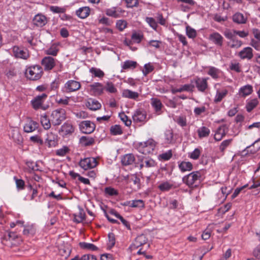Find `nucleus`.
Here are the masks:
<instances>
[{
  "instance_id": "f257e3e1",
  "label": "nucleus",
  "mask_w": 260,
  "mask_h": 260,
  "mask_svg": "<svg viewBox=\"0 0 260 260\" xmlns=\"http://www.w3.org/2000/svg\"><path fill=\"white\" fill-rule=\"evenodd\" d=\"M201 178V173L199 171H194L184 176L182 178V182L188 187L193 188L199 185Z\"/></svg>"
},
{
  "instance_id": "f03ea898",
  "label": "nucleus",
  "mask_w": 260,
  "mask_h": 260,
  "mask_svg": "<svg viewBox=\"0 0 260 260\" xmlns=\"http://www.w3.org/2000/svg\"><path fill=\"white\" fill-rule=\"evenodd\" d=\"M43 74V69L39 65H34L27 67L25 72L27 78L30 80H37L41 78Z\"/></svg>"
},
{
  "instance_id": "7ed1b4c3",
  "label": "nucleus",
  "mask_w": 260,
  "mask_h": 260,
  "mask_svg": "<svg viewBox=\"0 0 260 260\" xmlns=\"http://www.w3.org/2000/svg\"><path fill=\"white\" fill-rule=\"evenodd\" d=\"M52 124L58 126L66 119V112L64 109L59 108L53 110L50 115Z\"/></svg>"
},
{
  "instance_id": "20e7f679",
  "label": "nucleus",
  "mask_w": 260,
  "mask_h": 260,
  "mask_svg": "<svg viewBox=\"0 0 260 260\" xmlns=\"http://www.w3.org/2000/svg\"><path fill=\"white\" fill-rule=\"evenodd\" d=\"M155 146V141L152 139H149L145 142L139 143L137 149L140 153L147 155L152 153Z\"/></svg>"
},
{
  "instance_id": "39448f33",
  "label": "nucleus",
  "mask_w": 260,
  "mask_h": 260,
  "mask_svg": "<svg viewBox=\"0 0 260 260\" xmlns=\"http://www.w3.org/2000/svg\"><path fill=\"white\" fill-rule=\"evenodd\" d=\"M75 132V127L70 122H64L59 130V134L63 138H68L71 136Z\"/></svg>"
},
{
  "instance_id": "423d86ee",
  "label": "nucleus",
  "mask_w": 260,
  "mask_h": 260,
  "mask_svg": "<svg viewBox=\"0 0 260 260\" xmlns=\"http://www.w3.org/2000/svg\"><path fill=\"white\" fill-rule=\"evenodd\" d=\"M80 87V82L74 80H70L64 84L61 90L63 92L70 93L78 90Z\"/></svg>"
},
{
  "instance_id": "0eeeda50",
  "label": "nucleus",
  "mask_w": 260,
  "mask_h": 260,
  "mask_svg": "<svg viewBox=\"0 0 260 260\" xmlns=\"http://www.w3.org/2000/svg\"><path fill=\"white\" fill-rule=\"evenodd\" d=\"M47 97V95L46 93H42L36 96L31 101L32 108L35 110H38L39 109H42L44 110H46L45 107L43 106V104Z\"/></svg>"
},
{
  "instance_id": "6e6552de",
  "label": "nucleus",
  "mask_w": 260,
  "mask_h": 260,
  "mask_svg": "<svg viewBox=\"0 0 260 260\" xmlns=\"http://www.w3.org/2000/svg\"><path fill=\"white\" fill-rule=\"evenodd\" d=\"M79 165L83 169L87 170L95 167L98 165V161L94 157H87L81 159Z\"/></svg>"
},
{
  "instance_id": "1a4fd4ad",
  "label": "nucleus",
  "mask_w": 260,
  "mask_h": 260,
  "mask_svg": "<svg viewBox=\"0 0 260 260\" xmlns=\"http://www.w3.org/2000/svg\"><path fill=\"white\" fill-rule=\"evenodd\" d=\"M148 242V238L144 234L138 235L135 239L133 243L130 245L129 249L133 251L139 247L146 244Z\"/></svg>"
},
{
  "instance_id": "9d476101",
  "label": "nucleus",
  "mask_w": 260,
  "mask_h": 260,
  "mask_svg": "<svg viewBox=\"0 0 260 260\" xmlns=\"http://www.w3.org/2000/svg\"><path fill=\"white\" fill-rule=\"evenodd\" d=\"M139 161L136 167H138L140 170L153 168L156 165L155 161L151 158H143L139 159Z\"/></svg>"
},
{
  "instance_id": "9b49d317",
  "label": "nucleus",
  "mask_w": 260,
  "mask_h": 260,
  "mask_svg": "<svg viewBox=\"0 0 260 260\" xmlns=\"http://www.w3.org/2000/svg\"><path fill=\"white\" fill-rule=\"evenodd\" d=\"M56 60L51 56H45L41 60V64L46 71H49L53 69L56 64Z\"/></svg>"
},
{
  "instance_id": "f8f14e48",
  "label": "nucleus",
  "mask_w": 260,
  "mask_h": 260,
  "mask_svg": "<svg viewBox=\"0 0 260 260\" xmlns=\"http://www.w3.org/2000/svg\"><path fill=\"white\" fill-rule=\"evenodd\" d=\"M79 127L82 133L85 134H91L95 128L94 123L89 120L82 121L79 124Z\"/></svg>"
},
{
  "instance_id": "ddd939ff",
  "label": "nucleus",
  "mask_w": 260,
  "mask_h": 260,
  "mask_svg": "<svg viewBox=\"0 0 260 260\" xmlns=\"http://www.w3.org/2000/svg\"><path fill=\"white\" fill-rule=\"evenodd\" d=\"M47 17L41 13L36 15L32 19L33 24L39 27H43L47 23Z\"/></svg>"
},
{
  "instance_id": "4468645a",
  "label": "nucleus",
  "mask_w": 260,
  "mask_h": 260,
  "mask_svg": "<svg viewBox=\"0 0 260 260\" xmlns=\"http://www.w3.org/2000/svg\"><path fill=\"white\" fill-rule=\"evenodd\" d=\"M209 78L197 77L194 80L196 86L200 92H204L208 88L207 80Z\"/></svg>"
},
{
  "instance_id": "2eb2a0df",
  "label": "nucleus",
  "mask_w": 260,
  "mask_h": 260,
  "mask_svg": "<svg viewBox=\"0 0 260 260\" xmlns=\"http://www.w3.org/2000/svg\"><path fill=\"white\" fill-rule=\"evenodd\" d=\"M39 127V124L36 121L29 118L23 126L24 131L26 133H31L37 129Z\"/></svg>"
},
{
  "instance_id": "dca6fc26",
  "label": "nucleus",
  "mask_w": 260,
  "mask_h": 260,
  "mask_svg": "<svg viewBox=\"0 0 260 260\" xmlns=\"http://www.w3.org/2000/svg\"><path fill=\"white\" fill-rule=\"evenodd\" d=\"M57 136L52 132H49L47 134L45 143L49 147H55L58 142Z\"/></svg>"
},
{
  "instance_id": "f3484780",
  "label": "nucleus",
  "mask_w": 260,
  "mask_h": 260,
  "mask_svg": "<svg viewBox=\"0 0 260 260\" xmlns=\"http://www.w3.org/2000/svg\"><path fill=\"white\" fill-rule=\"evenodd\" d=\"M124 12L120 8L112 7L107 9L105 10V13L107 16L114 18H119L121 17L122 14Z\"/></svg>"
},
{
  "instance_id": "a211bd4d",
  "label": "nucleus",
  "mask_w": 260,
  "mask_h": 260,
  "mask_svg": "<svg viewBox=\"0 0 260 260\" xmlns=\"http://www.w3.org/2000/svg\"><path fill=\"white\" fill-rule=\"evenodd\" d=\"M238 56L242 59H251L253 57L252 49L249 47L243 48L239 52Z\"/></svg>"
},
{
  "instance_id": "6ab92c4d",
  "label": "nucleus",
  "mask_w": 260,
  "mask_h": 260,
  "mask_svg": "<svg viewBox=\"0 0 260 260\" xmlns=\"http://www.w3.org/2000/svg\"><path fill=\"white\" fill-rule=\"evenodd\" d=\"M147 115L144 111L138 110L133 115V120L136 122H144L146 120Z\"/></svg>"
},
{
  "instance_id": "aec40b11",
  "label": "nucleus",
  "mask_w": 260,
  "mask_h": 260,
  "mask_svg": "<svg viewBox=\"0 0 260 260\" xmlns=\"http://www.w3.org/2000/svg\"><path fill=\"white\" fill-rule=\"evenodd\" d=\"M228 132V128L225 125L220 126L217 129L214 135V139L216 141H220L225 136Z\"/></svg>"
},
{
  "instance_id": "412c9836",
  "label": "nucleus",
  "mask_w": 260,
  "mask_h": 260,
  "mask_svg": "<svg viewBox=\"0 0 260 260\" xmlns=\"http://www.w3.org/2000/svg\"><path fill=\"white\" fill-rule=\"evenodd\" d=\"M253 91V87L250 85H246L240 88L238 94L240 97L245 98L250 94Z\"/></svg>"
},
{
  "instance_id": "4be33fe9",
  "label": "nucleus",
  "mask_w": 260,
  "mask_h": 260,
  "mask_svg": "<svg viewBox=\"0 0 260 260\" xmlns=\"http://www.w3.org/2000/svg\"><path fill=\"white\" fill-rule=\"evenodd\" d=\"M90 9L88 7H82L76 12V15L81 19L87 18L90 14Z\"/></svg>"
},
{
  "instance_id": "5701e85b",
  "label": "nucleus",
  "mask_w": 260,
  "mask_h": 260,
  "mask_svg": "<svg viewBox=\"0 0 260 260\" xmlns=\"http://www.w3.org/2000/svg\"><path fill=\"white\" fill-rule=\"evenodd\" d=\"M151 105L157 115H159L161 113L162 104L159 99L157 98H152L151 99Z\"/></svg>"
},
{
  "instance_id": "b1692460",
  "label": "nucleus",
  "mask_w": 260,
  "mask_h": 260,
  "mask_svg": "<svg viewBox=\"0 0 260 260\" xmlns=\"http://www.w3.org/2000/svg\"><path fill=\"white\" fill-rule=\"evenodd\" d=\"M40 122L45 129H49L51 126V118L49 119L46 114H43L40 116Z\"/></svg>"
},
{
  "instance_id": "393cba45",
  "label": "nucleus",
  "mask_w": 260,
  "mask_h": 260,
  "mask_svg": "<svg viewBox=\"0 0 260 260\" xmlns=\"http://www.w3.org/2000/svg\"><path fill=\"white\" fill-rule=\"evenodd\" d=\"M209 39L217 45L222 46L223 38L218 32H215L211 34Z\"/></svg>"
},
{
  "instance_id": "a878e982",
  "label": "nucleus",
  "mask_w": 260,
  "mask_h": 260,
  "mask_svg": "<svg viewBox=\"0 0 260 260\" xmlns=\"http://www.w3.org/2000/svg\"><path fill=\"white\" fill-rule=\"evenodd\" d=\"M208 68V71L207 72V74L213 79L216 80L220 77L222 72L219 69L211 66L209 67Z\"/></svg>"
},
{
  "instance_id": "bb28decb",
  "label": "nucleus",
  "mask_w": 260,
  "mask_h": 260,
  "mask_svg": "<svg viewBox=\"0 0 260 260\" xmlns=\"http://www.w3.org/2000/svg\"><path fill=\"white\" fill-rule=\"evenodd\" d=\"M194 86L191 84H187L182 85L180 87L172 89L173 93L176 92H181L183 91L192 92L193 90Z\"/></svg>"
},
{
  "instance_id": "cd10ccee",
  "label": "nucleus",
  "mask_w": 260,
  "mask_h": 260,
  "mask_svg": "<svg viewBox=\"0 0 260 260\" xmlns=\"http://www.w3.org/2000/svg\"><path fill=\"white\" fill-rule=\"evenodd\" d=\"M123 97L136 100L139 96L137 92L132 91L129 89H124L122 93Z\"/></svg>"
},
{
  "instance_id": "c85d7f7f",
  "label": "nucleus",
  "mask_w": 260,
  "mask_h": 260,
  "mask_svg": "<svg viewBox=\"0 0 260 260\" xmlns=\"http://www.w3.org/2000/svg\"><path fill=\"white\" fill-rule=\"evenodd\" d=\"M124 205L132 208H144L145 207V203L142 200L130 201L127 202Z\"/></svg>"
},
{
  "instance_id": "c756f323",
  "label": "nucleus",
  "mask_w": 260,
  "mask_h": 260,
  "mask_svg": "<svg viewBox=\"0 0 260 260\" xmlns=\"http://www.w3.org/2000/svg\"><path fill=\"white\" fill-rule=\"evenodd\" d=\"M13 51L15 56L18 58L26 59L28 56V54L27 52L22 50L17 46L13 47Z\"/></svg>"
},
{
  "instance_id": "7c9ffc66",
  "label": "nucleus",
  "mask_w": 260,
  "mask_h": 260,
  "mask_svg": "<svg viewBox=\"0 0 260 260\" xmlns=\"http://www.w3.org/2000/svg\"><path fill=\"white\" fill-rule=\"evenodd\" d=\"M247 20V17L240 12H237L233 16V21L237 24H245Z\"/></svg>"
},
{
  "instance_id": "2f4dec72",
  "label": "nucleus",
  "mask_w": 260,
  "mask_h": 260,
  "mask_svg": "<svg viewBox=\"0 0 260 260\" xmlns=\"http://www.w3.org/2000/svg\"><path fill=\"white\" fill-rule=\"evenodd\" d=\"M135 158L133 154L129 153L124 155L121 159V163L124 166H128L133 164Z\"/></svg>"
},
{
  "instance_id": "473e14b6",
  "label": "nucleus",
  "mask_w": 260,
  "mask_h": 260,
  "mask_svg": "<svg viewBox=\"0 0 260 260\" xmlns=\"http://www.w3.org/2000/svg\"><path fill=\"white\" fill-rule=\"evenodd\" d=\"M94 142V139L89 136H82L79 139L80 144L84 146H91L93 145Z\"/></svg>"
},
{
  "instance_id": "72a5a7b5",
  "label": "nucleus",
  "mask_w": 260,
  "mask_h": 260,
  "mask_svg": "<svg viewBox=\"0 0 260 260\" xmlns=\"http://www.w3.org/2000/svg\"><path fill=\"white\" fill-rule=\"evenodd\" d=\"M86 106L89 109L93 111L99 109L101 107V104L98 101L92 99L88 100Z\"/></svg>"
},
{
  "instance_id": "f704fd0d",
  "label": "nucleus",
  "mask_w": 260,
  "mask_h": 260,
  "mask_svg": "<svg viewBox=\"0 0 260 260\" xmlns=\"http://www.w3.org/2000/svg\"><path fill=\"white\" fill-rule=\"evenodd\" d=\"M90 89L92 92L97 95L101 94L103 93L104 88L103 85L100 83H94L90 85Z\"/></svg>"
},
{
  "instance_id": "c9c22d12",
  "label": "nucleus",
  "mask_w": 260,
  "mask_h": 260,
  "mask_svg": "<svg viewBox=\"0 0 260 260\" xmlns=\"http://www.w3.org/2000/svg\"><path fill=\"white\" fill-rule=\"evenodd\" d=\"M178 167L182 172H185L191 171L193 166L190 162L183 161L179 164Z\"/></svg>"
},
{
  "instance_id": "e433bc0d",
  "label": "nucleus",
  "mask_w": 260,
  "mask_h": 260,
  "mask_svg": "<svg viewBox=\"0 0 260 260\" xmlns=\"http://www.w3.org/2000/svg\"><path fill=\"white\" fill-rule=\"evenodd\" d=\"M79 245L83 249L89 251H97L99 248L92 243H87L85 242H80Z\"/></svg>"
},
{
  "instance_id": "4c0bfd02",
  "label": "nucleus",
  "mask_w": 260,
  "mask_h": 260,
  "mask_svg": "<svg viewBox=\"0 0 260 260\" xmlns=\"http://www.w3.org/2000/svg\"><path fill=\"white\" fill-rule=\"evenodd\" d=\"M137 65L136 61L127 60L122 63L121 67L124 70H133L136 68Z\"/></svg>"
},
{
  "instance_id": "58836bf2",
  "label": "nucleus",
  "mask_w": 260,
  "mask_h": 260,
  "mask_svg": "<svg viewBox=\"0 0 260 260\" xmlns=\"http://www.w3.org/2000/svg\"><path fill=\"white\" fill-rule=\"evenodd\" d=\"M198 136L200 139L208 137L210 134V130L207 127L203 126L197 130Z\"/></svg>"
},
{
  "instance_id": "ea45409f",
  "label": "nucleus",
  "mask_w": 260,
  "mask_h": 260,
  "mask_svg": "<svg viewBox=\"0 0 260 260\" xmlns=\"http://www.w3.org/2000/svg\"><path fill=\"white\" fill-rule=\"evenodd\" d=\"M228 91L226 89L221 90H217L215 95L214 101L217 103L222 101V100L228 94Z\"/></svg>"
},
{
  "instance_id": "a19ab883",
  "label": "nucleus",
  "mask_w": 260,
  "mask_h": 260,
  "mask_svg": "<svg viewBox=\"0 0 260 260\" xmlns=\"http://www.w3.org/2000/svg\"><path fill=\"white\" fill-rule=\"evenodd\" d=\"M89 72L92 74V77L103 78L104 75V72L100 69L92 67L89 69Z\"/></svg>"
},
{
  "instance_id": "79ce46f5",
  "label": "nucleus",
  "mask_w": 260,
  "mask_h": 260,
  "mask_svg": "<svg viewBox=\"0 0 260 260\" xmlns=\"http://www.w3.org/2000/svg\"><path fill=\"white\" fill-rule=\"evenodd\" d=\"M12 138L18 144H20L22 142V137L17 128L12 130Z\"/></svg>"
},
{
  "instance_id": "37998d69",
  "label": "nucleus",
  "mask_w": 260,
  "mask_h": 260,
  "mask_svg": "<svg viewBox=\"0 0 260 260\" xmlns=\"http://www.w3.org/2000/svg\"><path fill=\"white\" fill-rule=\"evenodd\" d=\"M173 187V184L168 181L161 183L158 186L159 189L162 191H167Z\"/></svg>"
},
{
  "instance_id": "c03bdc74",
  "label": "nucleus",
  "mask_w": 260,
  "mask_h": 260,
  "mask_svg": "<svg viewBox=\"0 0 260 260\" xmlns=\"http://www.w3.org/2000/svg\"><path fill=\"white\" fill-rule=\"evenodd\" d=\"M165 142L167 144H171L174 142L173 133L172 129L166 130L165 133Z\"/></svg>"
},
{
  "instance_id": "a18cd8bd",
  "label": "nucleus",
  "mask_w": 260,
  "mask_h": 260,
  "mask_svg": "<svg viewBox=\"0 0 260 260\" xmlns=\"http://www.w3.org/2000/svg\"><path fill=\"white\" fill-rule=\"evenodd\" d=\"M258 104V101L257 99L255 98L249 101L246 104V110L250 112H251Z\"/></svg>"
},
{
  "instance_id": "49530a36",
  "label": "nucleus",
  "mask_w": 260,
  "mask_h": 260,
  "mask_svg": "<svg viewBox=\"0 0 260 260\" xmlns=\"http://www.w3.org/2000/svg\"><path fill=\"white\" fill-rule=\"evenodd\" d=\"M59 49L58 46L56 44H53L49 49L45 51V53L47 55L52 56H56Z\"/></svg>"
},
{
  "instance_id": "de8ad7c7",
  "label": "nucleus",
  "mask_w": 260,
  "mask_h": 260,
  "mask_svg": "<svg viewBox=\"0 0 260 260\" xmlns=\"http://www.w3.org/2000/svg\"><path fill=\"white\" fill-rule=\"evenodd\" d=\"M202 149L200 148H196L192 152L189 153L188 154V156L192 159L197 160L198 159L201 153Z\"/></svg>"
},
{
  "instance_id": "09e8293b",
  "label": "nucleus",
  "mask_w": 260,
  "mask_h": 260,
  "mask_svg": "<svg viewBox=\"0 0 260 260\" xmlns=\"http://www.w3.org/2000/svg\"><path fill=\"white\" fill-rule=\"evenodd\" d=\"M186 34L188 38L191 39H194L197 36L196 30L188 25L186 27Z\"/></svg>"
},
{
  "instance_id": "8fccbe9b",
  "label": "nucleus",
  "mask_w": 260,
  "mask_h": 260,
  "mask_svg": "<svg viewBox=\"0 0 260 260\" xmlns=\"http://www.w3.org/2000/svg\"><path fill=\"white\" fill-rule=\"evenodd\" d=\"M111 133L113 135H119L122 133V129L120 125H115L111 127Z\"/></svg>"
},
{
  "instance_id": "3c124183",
  "label": "nucleus",
  "mask_w": 260,
  "mask_h": 260,
  "mask_svg": "<svg viewBox=\"0 0 260 260\" xmlns=\"http://www.w3.org/2000/svg\"><path fill=\"white\" fill-rule=\"evenodd\" d=\"M145 21L152 28L156 30L157 24L153 18L147 17L145 18Z\"/></svg>"
},
{
  "instance_id": "603ef678",
  "label": "nucleus",
  "mask_w": 260,
  "mask_h": 260,
  "mask_svg": "<svg viewBox=\"0 0 260 260\" xmlns=\"http://www.w3.org/2000/svg\"><path fill=\"white\" fill-rule=\"evenodd\" d=\"M172 156V151L169 150L167 152L161 153L159 155V158L163 160H168Z\"/></svg>"
},
{
  "instance_id": "864d4df0",
  "label": "nucleus",
  "mask_w": 260,
  "mask_h": 260,
  "mask_svg": "<svg viewBox=\"0 0 260 260\" xmlns=\"http://www.w3.org/2000/svg\"><path fill=\"white\" fill-rule=\"evenodd\" d=\"M154 70V67L150 63H146L144 65V69L143 70L144 76H146L148 74L152 72Z\"/></svg>"
},
{
  "instance_id": "5fc2aeb1",
  "label": "nucleus",
  "mask_w": 260,
  "mask_h": 260,
  "mask_svg": "<svg viewBox=\"0 0 260 260\" xmlns=\"http://www.w3.org/2000/svg\"><path fill=\"white\" fill-rule=\"evenodd\" d=\"M131 38L134 43H139L143 38V35L140 33L134 32L132 34Z\"/></svg>"
},
{
  "instance_id": "6e6d98bb",
  "label": "nucleus",
  "mask_w": 260,
  "mask_h": 260,
  "mask_svg": "<svg viewBox=\"0 0 260 260\" xmlns=\"http://www.w3.org/2000/svg\"><path fill=\"white\" fill-rule=\"evenodd\" d=\"M105 192L110 196H117L118 194V191L111 187H106L105 188Z\"/></svg>"
},
{
  "instance_id": "4d7b16f0",
  "label": "nucleus",
  "mask_w": 260,
  "mask_h": 260,
  "mask_svg": "<svg viewBox=\"0 0 260 260\" xmlns=\"http://www.w3.org/2000/svg\"><path fill=\"white\" fill-rule=\"evenodd\" d=\"M50 10L54 13H63L66 9L63 7L52 6L50 7Z\"/></svg>"
},
{
  "instance_id": "13d9d810",
  "label": "nucleus",
  "mask_w": 260,
  "mask_h": 260,
  "mask_svg": "<svg viewBox=\"0 0 260 260\" xmlns=\"http://www.w3.org/2000/svg\"><path fill=\"white\" fill-rule=\"evenodd\" d=\"M123 1L126 3L127 8L137 7L139 5V0H123Z\"/></svg>"
},
{
  "instance_id": "bf43d9fd",
  "label": "nucleus",
  "mask_w": 260,
  "mask_h": 260,
  "mask_svg": "<svg viewBox=\"0 0 260 260\" xmlns=\"http://www.w3.org/2000/svg\"><path fill=\"white\" fill-rule=\"evenodd\" d=\"M119 116L125 125L128 126L131 125V120L128 119V117L124 114V113L122 112L120 113Z\"/></svg>"
},
{
  "instance_id": "052dcab7",
  "label": "nucleus",
  "mask_w": 260,
  "mask_h": 260,
  "mask_svg": "<svg viewBox=\"0 0 260 260\" xmlns=\"http://www.w3.org/2000/svg\"><path fill=\"white\" fill-rule=\"evenodd\" d=\"M251 147L254 148L253 150H251V153H255L260 149V140H256L251 145L246 147L247 149L250 148Z\"/></svg>"
},
{
  "instance_id": "680f3d73",
  "label": "nucleus",
  "mask_w": 260,
  "mask_h": 260,
  "mask_svg": "<svg viewBox=\"0 0 260 260\" xmlns=\"http://www.w3.org/2000/svg\"><path fill=\"white\" fill-rule=\"evenodd\" d=\"M127 26V22L123 20H119L116 22V27L120 30L122 31Z\"/></svg>"
},
{
  "instance_id": "e2e57ef3",
  "label": "nucleus",
  "mask_w": 260,
  "mask_h": 260,
  "mask_svg": "<svg viewBox=\"0 0 260 260\" xmlns=\"http://www.w3.org/2000/svg\"><path fill=\"white\" fill-rule=\"evenodd\" d=\"M231 41V44L230 45L232 48H239L242 45V42L240 40H237L236 37L233 39Z\"/></svg>"
},
{
  "instance_id": "0e129e2a",
  "label": "nucleus",
  "mask_w": 260,
  "mask_h": 260,
  "mask_svg": "<svg viewBox=\"0 0 260 260\" xmlns=\"http://www.w3.org/2000/svg\"><path fill=\"white\" fill-rule=\"evenodd\" d=\"M106 90L110 93H115L117 89L112 82H107L106 86Z\"/></svg>"
},
{
  "instance_id": "69168bd1",
  "label": "nucleus",
  "mask_w": 260,
  "mask_h": 260,
  "mask_svg": "<svg viewBox=\"0 0 260 260\" xmlns=\"http://www.w3.org/2000/svg\"><path fill=\"white\" fill-rule=\"evenodd\" d=\"M5 73L8 78H12L16 75L17 72L14 68H11L6 70Z\"/></svg>"
},
{
  "instance_id": "338daca9",
  "label": "nucleus",
  "mask_w": 260,
  "mask_h": 260,
  "mask_svg": "<svg viewBox=\"0 0 260 260\" xmlns=\"http://www.w3.org/2000/svg\"><path fill=\"white\" fill-rule=\"evenodd\" d=\"M24 235H34L35 233V230L32 226H25L23 231Z\"/></svg>"
},
{
  "instance_id": "774afa93",
  "label": "nucleus",
  "mask_w": 260,
  "mask_h": 260,
  "mask_svg": "<svg viewBox=\"0 0 260 260\" xmlns=\"http://www.w3.org/2000/svg\"><path fill=\"white\" fill-rule=\"evenodd\" d=\"M69 150V148L67 147L64 146L62 148L57 150L56 152V154L58 156H63L68 152Z\"/></svg>"
}]
</instances>
